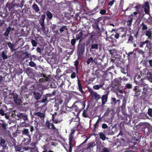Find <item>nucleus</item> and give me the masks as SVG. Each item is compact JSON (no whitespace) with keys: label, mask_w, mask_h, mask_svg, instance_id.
Listing matches in <instances>:
<instances>
[{"label":"nucleus","mask_w":152,"mask_h":152,"mask_svg":"<svg viewBox=\"0 0 152 152\" xmlns=\"http://www.w3.org/2000/svg\"><path fill=\"white\" fill-rule=\"evenodd\" d=\"M140 80V82L135 81L137 85L143 87L142 96L146 97V96H150L152 95V89L150 88L147 85L143 82V79H141Z\"/></svg>","instance_id":"obj_3"},{"label":"nucleus","mask_w":152,"mask_h":152,"mask_svg":"<svg viewBox=\"0 0 152 152\" xmlns=\"http://www.w3.org/2000/svg\"><path fill=\"white\" fill-rule=\"evenodd\" d=\"M96 145V143L94 142H91L88 144V146L87 147V149H91L94 147Z\"/></svg>","instance_id":"obj_50"},{"label":"nucleus","mask_w":152,"mask_h":152,"mask_svg":"<svg viewBox=\"0 0 152 152\" xmlns=\"http://www.w3.org/2000/svg\"><path fill=\"white\" fill-rule=\"evenodd\" d=\"M51 120L50 121L47 120L45 123V126L48 129L51 130H56L57 129L55 127L54 123L50 122Z\"/></svg>","instance_id":"obj_17"},{"label":"nucleus","mask_w":152,"mask_h":152,"mask_svg":"<svg viewBox=\"0 0 152 152\" xmlns=\"http://www.w3.org/2000/svg\"><path fill=\"white\" fill-rule=\"evenodd\" d=\"M133 14L128 16V19L129 20L127 21V25L128 26H131L132 25L133 20Z\"/></svg>","instance_id":"obj_29"},{"label":"nucleus","mask_w":152,"mask_h":152,"mask_svg":"<svg viewBox=\"0 0 152 152\" xmlns=\"http://www.w3.org/2000/svg\"><path fill=\"white\" fill-rule=\"evenodd\" d=\"M147 23L148 25H151L152 24V17L149 18L145 22Z\"/></svg>","instance_id":"obj_64"},{"label":"nucleus","mask_w":152,"mask_h":152,"mask_svg":"<svg viewBox=\"0 0 152 152\" xmlns=\"http://www.w3.org/2000/svg\"><path fill=\"white\" fill-rule=\"evenodd\" d=\"M120 34L117 32H116L115 34H112L110 36L111 38H113V37L116 39H118L120 37Z\"/></svg>","instance_id":"obj_51"},{"label":"nucleus","mask_w":152,"mask_h":152,"mask_svg":"<svg viewBox=\"0 0 152 152\" xmlns=\"http://www.w3.org/2000/svg\"><path fill=\"white\" fill-rule=\"evenodd\" d=\"M115 90V92L117 93H119L120 94H123V91L122 88H121L120 87H118L117 88H116V89H114Z\"/></svg>","instance_id":"obj_52"},{"label":"nucleus","mask_w":152,"mask_h":152,"mask_svg":"<svg viewBox=\"0 0 152 152\" xmlns=\"http://www.w3.org/2000/svg\"><path fill=\"white\" fill-rule=\"evenodd\" d=\"M14 102L16 104H20L21 101L20 99L18 98V94L16 93H13L12 95Z\"/></svg>","instance_id":"obj_23"},{"label":"nucleus","mask_w":152,"mask_h":152,"mask_svg":"<svg viewBox=\"0 0 152 152\" xmlns=\"http://www.w3.org/2000/svg\"><path fill=\"white\" fill-rule=\"evenodd\" d=\"M78 73H77V72H73L71 74L70 77L72 79H74L77 76V75Z\"/></svg>","instance_id":"obj_63"},{"label":"nucleus","mask_w":152,"mask_h":152,"mask_svg":"<svg viewBox=\"0 0 152 152\" xmlns=\"http://www.w3.org/2000/svg\"><path fill=\"white\" fill-rule=\"evenodd\" d=\"M44 78L39 79L38 81L36 80L37 83L39 84L38 85L37 88L35 89L33 92V95L34 98L36 100H38L40 99L43 94L44 87L43 84L48 80V78L45 75H43Z\"/></svg>","instance_id":"obj_1"},{"label":"nucleus","mask_w":152,"mask_h":152,"mask_svg":"<svg viewBox=\"0 0 152 152\" xmlns=\"http://www.w3.org/2000/svg\"><path fill=\"white\" fill-rule=\"evenodd\" d=\"M75 104H77V106L78 107L80 113L84 109L86 105V102L85 101H76L75 102Z\"/></svg>","instance_id":"obj_16"},{"label":"nucleus","mask_w":152,"mask_h":152,"mask_svg":"<svg viewBox=\"0 0 152 152\" xmlns=\"http://www.w3.org/2000/svg\"><path fill=\"white\" fill-rule=\"evenodd\" d=\"M22 113H20L16 110H14L12 112V117H15L17 120L20 119V118L21 115Z\"/></svg>","instance_id":"obj_26"},{"label":"nucleus","mask_w":152,"mask_h":152,"mask_svg":"<svg viewBox=\"0 0 152 152\" xmlns=\"http://www.w3.org/2000/svg\"><path fill=\"white\" fill-rule=\"evenodd\" d=\"M99 137L103 141L105 140L106 138V137L102 132H101L99 133Z\"/></svg>","instance_id":"obj_46"},{"label":"nucleus","mask_w":152,"mask_h":152,"mask_svg":"<svg viewBox=\"0 0 152 152\" xmlns=\"http://www.w3.org/2000/svg\"><path fill=\"white\" fill-rule=\"evenodd\" d=\"M28 138H24L23 140L22 141V143H24L25 145H26L31 142V136H27Z\"/></svg>","instance_id":"obj_28"},{"label":"nucleus","mask_w":152,"mask_h":152,"mask_svg":"<svg viewBox=\"0 0 152 152\" xmlns=\"http://www.w3.org/2000/svg\"><path fill=\"white\" fill-rule=\"evenodd\" d=\"M52 146H56V145L54 142H50L49 143H47L46 144L43 146L42 148L44 150H45L47 151L48 150L52 149Z\"/></svg>","instance_id":"obj_21"},{"label":"nucleus","mask_w":152,"mask_h":152,"mask_svg":"<svg viewBox=\"0 0 152 152\" xmlns=\"http://www.w3.org/2000/svg\"><path fill=\"white\" fill-rule=\"evenodd\" d=\"M11 28L10 26H9L7 28L5 33H4V35L5 37H8L10 32V31Z\"/></svg>","instance_id":"obj_45"},{"label":"nucleus","mask_w":152,"mask_h":152,"mask_svg":"<svg viewBox=\"0 0 152 152\" xmlns=\"http://www.w3.org/2000/svg\"><path fill=\"white\" fill-rule=\"evenodd\" d=\"M46 16L50 20L51 19L53 18L52 14L49 11H48L46 12Z\"/></svg>","instance_id":"obj_58"},{"label":"nucleus","mask_w":152,"mask_h":152,"mask_svg":"<svg viewBox=\"0 0 152 152\" xmlns=\"http://www.w3.org/2000/svg\"><path fill=\"white\" fill-rule=\"evenodd\" d=\"M75 132V131L74 129H72L70 134L69 136V140L71 141H75L74 140V134Z\"/></svg>","instance_id":"obj_34"},{"label":"nucleus","mask_w":152,"mask_h":152,"mask_svg":"<svg viewBox=\"0 0 152 152\" xmlns=\"http://www.w3.org/2000/svg\"><path fill=\"white\" fill-rule=\"evenodd\" d=\"M147 78L150 82L152 83V71H149L147 73Z\"/></svg>","instance_id":"obj_35"},{"label":"nucleus","mask_w":152,"mask_h":152,"mask_svg":"<svg viewBox=\"0 0 152 152\" xmlns=\"http://www.w3.org/2000/svg\"><path fill=\"white\" fill-rule=\"evenodd\" d=\"M101 120V118H99L96 121L95 124H94L93 126V128L94 129H96L99 127V123Z\"/></svg>","instance_id":"obj_47"},{"label":"nucleus","mask_w":152,"mask_h":152,"mask_svg":"<svg viewBox=\"0 0 152 152\" xmlns=\"http://www.w3.org/2000/svg\"><path fill=\"white\" fill-rule=\"evenodd\" d=\"M72 110H74L78 114L80 113V111L78 109V107L77 106V104H75V102L72 106Z\"/></svg>","instance_id":"obj_37"},{"label":"nucleus","mask_w":152,"mask_h":152,"mask_svg":"<svg viewBox=\"0 0 152 152\" xmlns=\"http://www.w3.org/2000/svg\"><path fill=\"white\" fill-rule=\"evenodd\" d=\"M31 56V53H28V52H25L23 53L22 57V59L23 61L24 60L27 58H28L29 56Z\"/></svg>","instance_id":"obj_38"},{"label":"nucleus","mask_w":152,"mask_h":152,"mask_svg":"<svg viewBox=\"0 0 152 152\" xmlns=\"http://www.w3.org/2000/svg\"><path fill=\"white\" fill-rule=\"evenodd\" d=\"M75 142L73 141L69 140V145L66 144V146H64V148L67 152H72Z\"/></svg>","instance_id":"obj_12"},{"label":"nucleus","mask_w":152,"mask_h":152,"mask_svg":"<svg viewBox=\"0 0 152 152\" xmlns=\"http://www.w3.org/2000/svg\"><path fill=\"white\" fill-rule=\"evenodd\" d=\"M67 112V110L66 108L64 106H61V109L60 111L61 113H66Z\"/></svg>","instance_id":"obj_56"},{"label":"nucleus","mask_w":152,"mask_h":152,"mask_svg":"<svg viewBox=\"0 0 152 152\" xmlns=\"http://www.w3.org/2000/svg\"><path fill=\"white\" fill-rule=\"evenodd\" d=\"M83 32H85V31H81L78 34H76L75 35L76 38L75 39L77 40L79 39V42H80L81 41L83 37L84 38H85L88 36L89 33L88 31H87L86 34H84Z\"/></svg>","instance_id":"obj_7"},{"label":"nucleus","mask_w":152,"mask_h":152,"mask_svg":"<svg viewBox=\"0 0 152 152\" xmlns=\"http://www.w3.org/2000/svg\"><path fill=\"white\" fill-rule=\"evenodd\" d=\"M98 58H95L94 60L93 58L92 57H90L88 59V60L86 62L87 65H89L91 63H94L95 64H96L97 63L95 61V60L96 59V61L97 60Z\"/></svg>","instance_id":"obj_36"},{"label":"nucleus","mask_w":152,"mask_h":152,"mask_svg":"<svg viewBox=\"0 0 152 152\" xmlns=\"http://www.w3.org/2000/svg\"><path fill=\"white\" fill-rule=\"evenodd\" d=\"M45 18V15L44 14L42 15L39 21V23L41 26L40 29L44 33H45L46 32V29L44 24V20Z\"/></svg>","instance_id":"obj_11"},{"label":"nucleus","mask_w":152,"mask_h":152,"mask_svg":"<svg viewBox=\"0 0 152 152\" xmlns=\"http://www.w3.org/2000/svg\"><path fill=\"white\" fill-rule=\"evenodd\" d=\"M130 66L129 64H126V66L123 67L122 66L120 67L121 72L124 74H127V76L128 75V69H129Z\"/></svg>","instance_id":"obj_24"},{"label":"nucleus","mask_w":152,"mask_h":152,"mask_svg":"<svg viewBox=\"0 0 152 152\" xmlns=\"http://www.w3.org/2000/svg\"><path fill=\"white\" fill-rule=\"evenodd\" d=\"M1 121L2 122V123H0V126H1L3 129L6 130L7 129L8 124L5 123V121L3 120H1Z\"/></svg>","instance_id":"obj_41"},{"label":"nucleus","mask_w":152,"mask_h":152,"mask_svg":"<svg viewBox=\"0 0 152 152\" xmlns=\"http://www.w3.org/2000/svg\"><path fill=\"white\" fill-rule=\"evenodd\" d=\"M79 58H80L78 57L77 59L74 62V66L75 67V71L77 72V73H78V65L79 63V61L78 60Z\"/></svg>","instance_id":"obj_31"},{"label":"nucleus","mask_w":152,"mask_h":152,"mask_svg":"<svg viewBox=\"0 0 152 152\" xmlns=\"http://www.w3.org/2000/svg\"><path fill=\"white\" fill-rule=\"evenodd\" d=\"M140 26L142 31L147 30L148 28L147 26L144 22L140 24Z\"/></svg>","instance_id":"obj_48"},{"label":"nucleus","mask_w":152,"mask_h":152,"mask_svg":"<svg viewBox=\"0 0 152 152\" xmlns=\"http://www.w3.org/2000/svg\"><path fill=\"white\" fill-rule=\"evenodd\" d=\"M83 86L82 85V82L80 80L78 79L77 80V89L82 94L84 93V91L83 89Z\"/></svg>","instance_id":"obj_20"},{"label":"nucleus","mask_w":152,"mask_h":152,"mask_svg":"<svg viewBox=\"0 0 152 152\" xmlns=\"http://www.w3.org/2000/svg\"><path fill=\"white\" fill-rule=\"evenodd\" d=\"M110 117V116H109H109L105 117L104 118L105 121L107 123H108L109 124H110V122H112Z\"/></svg>","instance_id":"obj_59"},{"label":"nucleus","mask_w":152,"mask_h":152,"mask_svg":"<svg viewBox=\"0 0 152 152\" xmlns=\"http://www.w3.org/2000/svg\"><path fill=\"white\" fill-rule=\"evenodd\" d=\"M103 21L102 22L100 20H98L93 23L92 27L95 30L96 34L101 35L103 32H104L106 35L107 36V31H105L103 28Z\"/></svg>","instance_id":"obj_2"},{"label":"nucleus","mask_w":152,"mask_h":152,"mask_svg":"<svg viewBox=\"0 0 152 152\" xmlns=\"http://www.w3.org/2000/svg\"><path fill=\"white\" fill-rule=\"evenodd\" d=\"M142 130L144 131L145 133L149 134L152 132V126L149 124H146L142 126Z\"/></svg>","instance_id":"obj_8"},{"label":"nucleus","mask_w":152,"mask_h":152,"mask_svg":"<svg viewBox=\"0 0 152 152\" xmlns=\"http://www.w3.org/2000/svg\"><path fill=\"white\" fill-rule=\"evenodd\" d=\"M34 71L33 69L30 67L27 68L26 70V72L28 76L32 78L34 77V79L36 80V77H34Z\"/></svg>","instance_id":"obj_18"},{"label":"nucleus","mask_w":152,"mask_h":152,"mask_svg":"<svg viewBox=\"0 0 152 152\" xmlns=\"http://www.w3.org/2000/svg\"><path fill=\"white\" fill-rule=\"evenodd\" d=\"M104 84V81H101L99 85H97L94 86L93 87V88L95 90H99L100 88H102Z\"/></svg>","instance_id":"obj_30"},{"label":"nucleus","mask_w":152,"mask_h":152,"mask_svg":"<svg viewBox=\"0 0 152 152\" xmlns=\"http://www.w3.org/2000/svg\"><path fill=\"white\" fill-rule=\"evenodd\" d=\"M22 133L23 134L27 136H31L28 129H24L22 131Z\"/></svg>","instance_id":"obj_44"},{"label":"nucleus","mask_w":152,"mask_h":152,"mask_svg":"<svg viewBox=\"0 0 152 152\" xmlns=\"http://www.w3.org/2000/svg\"><path fill=\"white\" fill-rule=\"evenodd\" d=\"M20 119H22L24 121L21 123L20 125L21 126L27 127L28 126V124L26 123V121H28V116L26 114L22 113L20 118Z\"/></svg>","instance_id":"obj_15"},{"label":"nucleus","mask_w":152,"mask_h":152,"mask_svg":"<svg viewBox=\"0 0 152 152\" xmlns=\"http://www.w3.org/2000/svg\"><path fill=\"white\" fill-rule=\"evenodd\" d=\"M114 63L115 65L117 67H121L123 65V63L119 58L115 57L114 60Z\"/></svg>","instance_id":"obj_19"},{"label":"nucleus","mask_w":152,"mask_h":152,"mask_svg":"<svg viewBox=\"0 0 152 152\" xmlns=\"http://www.w3.org/2000/svg\"><path fill=\"white\" fill-rule=\"evenodd\" d=\"M152 34V32L150 29H149L148 30H146L145 32V35L148 37V39H151L152 37H151Z\"/></svg>","instance_id":"obj_40"},{"label":"nucleus","mask_w":152,"mask_h":152,"mask_svg":"<svg viewBox=\"0 0 152 152\" xmlns=\"http://www.w3.org/2000/svg\"><path fill=\"white\" fill-rule=\"evenodd\" d=\"M99 7V6H97L92 10V12L94 13L99 12L100 10Z\"/></svg>","instance_id":"obj_62"},{"label":"nucleus","mask_w":152,"mask_h":152,"mask_svg":"<svg viewBox=\"0 0 152 152\" xmlns=\"http://www.w3.org/2000/svg\"><path fill=\"white\" fill-rule=\"evenodd\" d=\"M8 144V142L7 140L2 137L0 141V147H2L3 149L7 148Z\"/></svg>","instance_id":"obj_22"},{"label":"nucleus","mask_w":152,"mask_h":152,"mask_svg":"<svg viewBox=\"0 0 152 152\" xmlns=\"http://www.w3.org/2000/svg\"><path fill=\"white\" fill-rule=\"evenodd\" d=\"M32 7L33 9L36 12H38L39 11V7L35 3L34 4L32 5Z\"/></svg>","instance_id":"obj_42"},{"label":"nucleus","mask_w":152,"mask_h":152,"mask_svg":"<svg viewBox=\"0 0 152 152\" xmlns=\"http://www.w3.org/2000/svg\"><path fill=\"white\" fill-rule=\"evenodd\" d=\"M19 7V4L15 2V0H9L6 5V8L9 11L13 10L15 7Z\"/></svg>","instance_id":"obj_5"},{"label":"nucleus","mask_w":152,"mask_h":152,"mask_svg":"<svg viewBox=\"0 0 152 152\" xmlns=\"http://www.w3.org/2000/svg\"><path fill=\"white\" fill-rule=\"evenodd\" d=\"M120 102L121 101L120 99L116 100L114 97L111 98V104L114 106L118 105L119 106Z\"/></svg>","instance_id":"obj_25"},{"label":"nucleus","mask_w":152,"mask_h":152,"mask_svg":"<svg viewBox=\"0 0 152 152\" xmlns=\"http://www.w3.org/2000/svg\"><path fill=\"white\" fill-rule=\"evenodd\" d=\"M122 78L121 77L115 78L114 79L113 82L112 86L114 89H116L118 87H121V82Z\"/></svg>","instance_id":"obj_9"},{"label":"nucleus","mask_w":152,"mask_h":152,"mask_svg":"<svg viewBox=\"0 0 152 152\" xmlns=\"http://www.w3.org/2000/svg\"><path fill=\"white\" fill-rule=\"evenodd\" d=\"M101 152H110V149L108 148L103 147Z\"/></svg>","instance_id":"obj_61"},{"label":"nucleus","mask_w":152,"mask_h":152,"mask_svg":"<svg viewBox=\"0 0 152 152\" xmlns=\"http://www.w3.org/2000/svg\"><path fill=\"white\" fill-rule=\"evenodd\" d=\"M35 39L38 42L43 44L44 41L43 37L39 35H37V36L35 37Z\"/></svg>","instance_id":"obj_32"},{"label":"nucleus","mask_w":152,"mask_h":152,"mask_svg":"<svg viewBox=\"0 0 152 152\" xmlns=\"http://www.w3.org/2000/svg\"><path fill=\"white\" fill-rule=\"evenodd\" d=\"M104 93L105 94L103 95L102 96L95 92H93L92 94L93 96L97 101H98L99 99H101L102 106H103L107 102L109 91H106Z\"/></svg>","instance_id":"obj_4"},{"label":"nucleus","mask_w":152,"mask_h":152,"mask_svg":"<svg viewBox=\"0 0 152 152\" xmlns=\"http://www.w3.org/2000/svg\"><path fill=\"white\" fill-rule=\"evenodd\" d=\"M34 137H35L37 141H39L40 140V137L42 136L39 133H35L34 134Z\"/></svg>","instance_id":"obj_54"},{"label":"nucleus","mask_w":152,"mask_h":152,"mask_svg":"<svg viewBox=\"0 0 152 152\" xmlns=\"http://www.w3.org/2000/svg\"><path fill=\"white\" fill-rule=\"evenodd\" d=\"M90 35L89 38L87 40L85 43V46H88L91 45V42L93 39L94 37L96 36V34L95 32L92 31L90 33H89L88 35Z\"/></svg>","instance_id":"obj_10"},{"label":"nucleus","mask_w":152,"mask_h":152,"mask_svg":"<svg viewBox=\"0 0 152 152\" xmlns=\"http://www.w3.org/2000/svg\"><path fill=\"white\" fill-rule=\"evenodd\" d=\"M93 42H92V43L91 46V49H97V50L98 49V43H96L95 44H93Z\"/></svg>","instance_id":"obj_53"},{"label":"nucleus","mask_w":152,"mask_h":152,"mask_svg":"<svg viewBox=\"0 0 152 152\" xmlns=\"http://www.w3.org/2000/svg\"><path fill=\"white\" fill-rule=\"evenodd\" d=\"M76 42V40L75 38H73L71 40V44L73 47H75V44Z\"/></svg>","instance_id":"obj_60"},{"label":"nucleus","mask_w":152,"mask_h":152,"mask_svg":"<svg viewBox=\"0 0 152 152\" xmlns=\"http://www.w3.org/2000/svg\"><path fill=\"white\" fill-rule=\"evenodd\" d=\"M85 43L79 44L77 49V55L78 58L82 57L85 51Z\"/></svg>","instance_id":"obj_6"},{"label":"nucleus","mask_w":152,"mask_h":152,"mask_svg":"<svg viewBox=\"0 0 152 152\" xmlns=\"http://www.w3.org/2000/svg\"><path fill=\"white\" fill-rule=\"evenodd\" d=\"M34 116L39 117L41 119L44 120L45 117V115L44 113H42L40 112H34L33 113Z\"/></svg>","instance_id":"obj_27"},{"label":"nucleus","mask_w":152,"mask_h":152,"mask_svg":"<svg viewBox=\"0 0 152 152\" xmlns=\"http://www.w3.org/2000/svg\"><path fill=\"white\" fill-rule=\"evenodd\" d=\"M134 90L136 92V94H137V96L139 94V93H140L141 91V89L140 88L139 86H136L134 88Z\"/></svg>","instance_id":"obj_49"},{"label":"nucleus","mask_w":152,"mask_h":152,"mask_svg":"<svg viewBox=\"0 0 152 152\" xmlns=\"http://www.w3.org/2000/svg\"><path fill=\"white\" fill-rule=\"evenodd\" d=\"M44 136L45 138H46L45 141L49 143L50 142H53L52 141V140H51V137L50 136L46 134L44 135Z\"/></svg>","instance_id":"obj_43"},{"label":"nucleus","mask_w":152,"mask_h":152,"mask_svg":"<svg viewBox=\"0 0 152 152\" xmlns=\"http://www.w3.org/2000/svg\"><path fill=\"white\" fill-rule=\"evenodd\" d=\"M51 95L50 93L47 94L43 96L42 99V103H47L51 100H52L53 99L51 98Z\"/></svg>","instance_id":"obj_13"},{"label":"nucleus","mask_w":152,"mask_h":152,"mask_svg":"<svg viewBox=\"0 0 152 152\" xmlns=\"http://www.w3.org/2000/svg\"><path fill=\"white\" fill-rule=\"evenodd\" d=\"M126 100L125 98L124 97L122 103V104L121 107L122 111H124L126 109Z\"/></svg>","instance_id":"obj_33"},{"label":"nucleus","mask_w":152,"mask_h":152,"mask_svg":"<svg viewBox=\"0 0 152 152\" xmlns=\"http://www.w3.org/2000/svg\"><path fill=\"white\" fill-rule=\"evenodd\" d=\"M135 54V53H134V51L129 52L127 54V57H128V59L129 58H132L134 56Z\"/></svg>","instance_id":"obj_57"},{"label":"nucleus","mask_w":152,"mask_h":152,"mask_svg":"<svg viewBox=\"0 0 152 152\" xmlns=\"http://www.w3.org/2000/svg\"><path fill=\"white\" fill-rule=\"evenodd\" d=\"M142 8L144 9V10L145 14L150 15V7L149 3L148 1H146L144 4L141 5Z\"/></svg>","instance_id":"obj_14"},{"label":"nucleus","mask_w":152,"mask_h":152,"mask_svg":"<svg viewBox=\"0 0 152 152\" xmlns=\"http://www.w3.org/2000/svg\"><path fill=\"white\" fill-rule=\"evenodd\" d=\"M67 28L66 26H63L59 29V31L60 33H62L65 30H67Z\"/></svg>","instance_id":"obj_55"},{"label":"nucleus","mask_w":152,"mask_h":152,"mask_svg":"<svg viewBox=\"0 0 152 152\" xmlns=\"http://www.w3.org/2000/svg\"><path fill=\"white\" fill-rule=\"evenodd\" d=\"M52 120L53 123L55 124L60 123L62 121V120H59L56 118L55 117V115L53 114L52 115Z\"/></svg>","instance_id":"obj_39"}]
</instances>
